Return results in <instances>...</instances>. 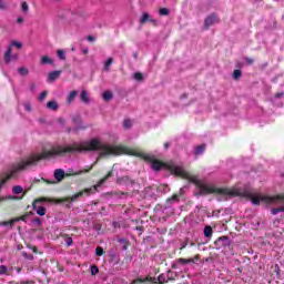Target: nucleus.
<instances>
[{
    "label": "nucleus",
    "mask_w": 284,
    "mask_h": 284,
    "mask_svg": "<svg viewBox=\"0 0 284 284\" xmlns=\"http://www.w3.org/2000/svg\"><path fill=\"white\" fill-rule=\"evenodd\" d=\"M169 170L175 176H182V179H187V181L194 183L196 185V194H222L223 196H239L241 194L236 190L216 189L214 185L200 180L199 176L187 173L183 166L171 164Z\"/></svg>",
    "instance_id": "nucleus-1"
},
{
    "label": "nucleus",
    "mask_w": 284,
    "mask_h": 284,
    "mask_svg": "<svg viewBox=\"0 0 284 284\" xmlns=\"http://www.w3.org/2000/svg\"><path fill=\"white\" fill-rule=\"evenodd\" d=\"M250 196L253 205H261V203H265L266 205H282L281 207L272 209L271 213L273 215L280 214V212H284V194L275 196L251 194Z\"/></svg>",
    "instance_id": "nucleus-2"
},
{
    "label": "nucleus",
    "mask_w": 284,
    "mask_h": 284,
    "mask_svg": "<svg viewBox=\"0 0 284 284\" xmlns=\"http://www.w3.org/2000/svg\"><path fill=\"white\" fill-rule=\"evenodd\" d=\"M110 176H112V172H109L103 179H101L98 184L93 185L92 187L85 189L84 191H80L79 193L74 194L71 197V201H78V199H81V196H83V194H87V196H90L91 194H94V192H97V190H99V187H101V185H103V183H105L108 181V179H110Z\"/></svg>",
    "instance_id": "nucleus-3"
},
{
    "label": "nucleus",
    "mask_w": 284,
    "mask_h": 284,
    "mask_svg": "<svg viewBox=\"0 0 284 284\" xmlns=\"http://www.w3.org/2000/svg\"><path fill=\"white\" fill-rule=\"evenodd\" d=\"M45 201L47 200L42 197L34 200V202L32 203V207L39 216H45V209L41 205V203H45Z\"/></svg>",
    "instance_id": "nucleus-4"
},
{
    "label": "nucleus",
    "mask_w": 284,
    "mask_h": 284,
    "mask_svg": "<svg viewBox=\"0 0 284 284\" xmlns=\"http://www.w3.org/2000/svg\"><path fill=\"white\" fill-rule=\"evenodd\" d=\"M219 22V18H216V14L212 13L204 20L205 28H210L211 26H214V23Z\"/></svg>",
    "instance_id": "nucleus-5"
},
{
    "label": "nucleus",
    "mask_w": 284,
    "mask_h": 284,
    "mask_svg": "<svg viewBox=\"0 0 284 284\" xmlns=\"http://www.w3.org/2000/svg\"><path fill=\"white\" fill-rule=\"evenodd\" d=\"M4 61L10 63V61H17V55H12V47H9L4 52Z\"/></svg>",
    "instance_id": "nucleus-6"
},
{
    "label": "nucleus",
    "mask_w": 284,
    "mask_h": 284,
    "mask_svg": "<svg viewBox=\"0 0 284 284\" xmlns=\"http://www.w3.org/2000/svg\"><path fill=\"white\" fill-rule=\"evenodd\" d=\"M215 245H220L221 247H230V237H219L217 241L215 242Z\"/></svg>",
    "instance_id": "nucleus-7"
},
{
    "label": "nucleus",
    "mask_w": 284,
    "mask_h": 284,
    "mask_svg": "<svg viewBox=\"0 0 284 284\" xmlns=\"http://www.w3.org/2000/svg\"><path fill=\"white\" fill-rule=\"evenodd\" d=\"M53 176L58 181H63V179H65V171H63V169H57Z\"/></svg>",
    "instance_id": "nucleus-8"
},
{
    "label": "nucleus",
    "mask_w": 284,
    "mask_h": 284,
    "mask_svg": "<svg viewBox=\"0 0 284 284\" xmlns=\"http://www.w3.org/2000/svg\"><path fill=\"white\" fill-rule=\"evenodd\" d=\"M12 275V267H8L6 265H0V276H11Z\"/></svg>",
    "instance_id": "nucleus-9"
},
{
    "label": "nucleus",
    "mask_w": 284,
    "mask_h": 284,
    "mask_svg": "<svg viewBox=\"0 0 284 284\" xmlns=\"http://www.w3.org/2000/svg\"><path fill=\"white\" fill-rule=\"evenodd\" d=\"M61 77V71H52L48 75V81H57Z\"/></svg>",
    "instance_id": "nucleus-10"
},
{
    "label": "nucleus",
    "mask_w": 284,
    "mask_h": 284,
    "mask_svg": "<svg viewBox=\"0 0 284 284\" xmlns=\"http://www.w3.org/2000/svg\"><path fill=\"white\" fill-rule=\"evenodd\" d=\"M80 100L83 101L87 105L90 103V95L88 94V91L82 90L80 93Z\"/></svg>",
    "instance_id": "nucleus-11"
},
{
    "label": "nucleus",
    "mask_w": 284,
    "mask_h": 284,
    "mask_svg": "<svg viewBox=\"0 0 284 284\" xmlns=\"http://www.w3.org/2000/svg\"><path fill=\"white\" fill-rule=\"evenodd\" d=\"M77 97H79V92L78 91H71L67 98V103H72V101H74V99H77Z\"/></svg>",
    "instance_id": "nucleus-12"
},
{
    "label": "nucleus",
    "mask_w": 284,
    "mask_h": 284,
    "mask_svg": "<svg viewBox=\"0 0 284 284\" xmlns=\"http://www.w3.org/2000/svg\"><path fill=\"white\" fill-rule=\"evenodd\" d=\"M158 281H159L160 284H165L169 281H173V278L165 276V274H160L159 277H158Z\"/></svg>",
    "instance_id": "nucleus-13"
},
{
    "label": "nucleus",
    "mask_w": 284,
    "mask_h": 284,
    "mask_svg": "<svg viewBox=\"0 0 284 284\" xmlns=\"http://www.w3.org/2000/svg\"><path fill=\"white\" fill-rule=\"evenodd\" d=\"M47 108H48L49 110L57 111V110H59V104L57 103V101H49V102L47 103Z\"/></svg>",
    "instance_id": "nucleus-14"
},
{
    "label": "nucleus",
    "mask_w": 284,
    "mask_h": 284,
    "mask_svg": "<svg viewBox=\"0 0 284 284\" xmlns=\"http://www.w3.org/2000/svg\"><path fill=\"white\" fill-rule=\"evenodd\" d=\"M205 152V144L199 145L195 148L194 154L195 156H199Z\"/></svg>",
    "instance_id": "nucleus-15"
},
{
    "label": "nucleus",
    "mask_w": 284,
    "mask_h": 284,
    "mask_svg": "<svg viewBox=\"0 0 284 284\" xmlns=\"http://www.w3.org/2000/svg\"><path fill=\"white\" fill-rule=\"evenodd\" d=\"M151 166L153 170H155V172H159V170H161V168H163V163H161L160 161H153L151 163Z\"/></svg>",
    "instance_id": "nucleus-16"
},
{
    "label": "nucleus",
    "mask_w": 284,
    "mask_h": 284,
    "mask_svg": "<svg viewBox=\"0 0 284 284\" xmlns=\"http://www.w3.org/2000/svg\"><path fill=\"white\" fill-rule=\"evenodd\" d=\"M52 63H53V61H52V59H50V57L43 55V57L41 58V64H42V65L52 64Z\"/></svg>",
    "instance_id": "nucleus-17"
},
{
    "label": "nucleus",
    "mask_w": 284,
    "mask_h": 284,
    "mask_svg": "<svg viewBox=\"0 0 284 284\" xmlns=\"http://www.w3.org/2000/svg\"><path fill=\"white\" fill-rule=\"evenodd\" d=\"M21 12L23 14H28V12H30V7L28 6V2H22L21 3Z\"/></svg>",
    "instance_id": "nucleus-18"
},
{
    "label": "nucleus",
    "mask_w": 284,
    "mask_h": 284,
    "mask_svg": "<svg viewBox=\"0 0 284 284\" xmlns=\"http://www.w3.org/2000/svg\"><path fill=\"white\" fill-rule=\"evenodd\" d=\"M212 233H213L212 226H205V227H204V236H205L206 239H211Z\"/></svg>",
    "instance_id": "nucleus-19"
},
{
    "label": "nucleus",
    "mask_w": 284,
    "mask_h": 284,
    "mask_svg": "<svg viewBox=\"0 0 284 284\" xmlns=\"http://www.w3.org/2000/svg\"><path fill=\"white\" fill-rule=\"evenodd\" d=\"M112 97H113L112 91H105L102 94V98L104 99V101H111Z\"/></svg>",
    "instance_id": "nucleus-20"
},
{
    "label": "nucleus",
    "mask_w": 284,
    "mask_h": 284,
    "mask_svg": "<svg viewBox=\"0 0 284 284\" xmlns=\"http://www.w3.org/2000/svg\"><path fill=\"white\" fill-rule=\"evenodd\" d=\"M123 128H124V130H130V128H132V120H130V119L124 120Z\"/></svg>",
    "instance_id": "nucleus-21"
},
{
    "label": "nucleus",
    "mask_w": 284,
    "mask_h": 284,
    "mask_svg": "<svg viewBox=\"0 0 284 284\" xmlns=\"http://www.w3.org/2000/svg\"><path fill=\"white\" fill-rule=\"evenodd\" d=\"M21 192H23V187L21 185H16L12 187L13 194H21Z\"/></svg>",
    "instance_id": "nucleus-22"
},
{
    "label": "nucleus",
    "mask_w": 284,
    "mask_h": 284,
    "mask_svg": "<svg viewBox=\"0 0 284 284\" xmlns=\"http://www.w3.org/2000/svg\"><path fill=\"white\" fill-rule=\"evenodd\" d=\"M149 19H150V14L149 13H143L141 19H140V23L143 26V23L149 21Z\"/></svg>",
    "instance_id": "nucleus-23"
},
{
    "label": "nucleus",
    "mask_w": 284,
    "mask_h": 284,
    "mask_svg": "<svg viewBox=\"0 0 284 284\" xmlns=\"http://www.w3.org/2000/svg\"><path fill=\"white\" fill-rule=\"evenodd\" d=\"M57 54H58V58H59L61 61H65V51H63V50H58V51H57Z\"/></svg>",
    "instance_id": "nucleus-24"
},
{
    "label": "nucleus",
    "mask_w": 284,
    "mask_h": 284,
    "mask_svg": "<svg viewBox=\"0 0 284 284\" xmlns=\"http://www.w3.org/2000/svg\"><path fill=\"white\" fill-rule=\"evenodd\" d=\"M114 62V59L109 58L104 63V70H110L111 64Z\"/></svg>",
    "instance_id": "nucleus-25"
},
{
    "label": "nucleus",
    "mask_w": 284,
    "mask_h": 284,
    "mask_svg": "<svg viewBox=\"0 0 284 284\" xmlns=\"http://www.w3.org/2000/svg\"><path fill=\"white\" fill-rule=\"evenodd\" d=\"M194 261L192 260H185V258H178L176 263H179L180 265H185L186 263H193Z\"/></svg>",
    "instance_id": "nucleus-26"
},
{
    "label": "nucleus",
    "mask_w": 284,
    "mask_h": 284,
    "mask_svg": "<svg viewBox=\"0 0 284 284\" xmlns=\"http://www.w3.org/2000/svg\"><path fill=\"white\" fill-rule=\"evenodd\" d=\"M18 72H19V74H21V77H26V75H28V73H29V71H28V69L27 68H19L18 69Z\"/></svg>",
    "instance_id": "nucleus-27"
},
{
    "label": "nucleus",
    "mask_w": 284,
    "mask_h": 284,
    "mask_svg": "<svg viewBox=\"0 0 284 284\" xmlns=\"http://www.w3.org/2000/svg\"><path fill=\"white\" fill-rule=\"evenodd\" d=\"M160 14L161 17H168V14H170V10L168 8H162L160 9Z\"/></svg>",
    "instance_id": "nucleus-28"
},
{
    "label": "nucleus",
    "mask_w": 284,
    "mask_h": 284,
    "mask_svg": "<svg viewBox=\"0 0 284 284\" xmlns=\"http://www.w3.org/2000/svg\"><path fill=\"white\" fill-rule=\"evenodd\" d=\"M242 74L241 70L236 69L233 72V79H241Z\"/></svg>",
    "instance_id": "nucleus-29"
},
{
    "label": "nucleus",
    "mask_w": 284,
    "mask_h": 284,
    "mask_svg": "<svg viewBox=\"0 0 284 284\" xmlns=\"http://www.w3.org/2000/svg\"><path fill=\"white\" fill-rule=\"evenodd\" d=\"M135 81H143V74L141 72H136L133 74Z\"/></svg>",
    "instance_id": "nucleus-30"
},
{
    "label": "nucleus",
    "mask_w": 284,
    "mask_h": 284,
    "mask_svg": "<svg viewBox=\"0 0 284 284\" xmlns=\"http://www.w3.org/2000/svg\"><path fill=\"white\" fill-rule=\"evenodd\" d=\"M95 254H97V256H103V247L98 246V247L95 248Z\"/></svg>",
    "instance_id": "nucleus-31"
},
{
    "label": "nucleus",
    "mask_w": 284,
    "mask_h": 284,
    "mask_svg": "<svg viewBox=\"0 0 284 284\" xmlns=\"http://www.w3.org/2000/svg\"><path fill=\"white\" fill-rule=\"evenodd\" d=\"M119 243L124 244L122 250H128V241L125 239H119Z\"/></svg>",
    "instance_id": "nucleus-32"
},
{
    "label": "nucleus",
    "mask_w": 284,
    "mask_h": 284,
    "mask_svg": "<svg viewBox=\"0 0 284 284\" xmlns=\"http://www.w3.org/2000/svg\"><path fill=\"white\" fill-rule=\"evenodd\" d=\"M91 274L92 276H95V274H99V267H97L95 265L91 266Z\"/></svg>",
    "instance_id": "nucleus-33"
},
{
    "label": "nucleus",
    "mask_w": 284,
    "mask_h": 284,
    "mask_svg": "<svg viewBox=\"0 0 284 284\" xmlns=\"http://www.w3.org/2000/svg\"><path fill=\"white\" fill-rule=\"evenodd\" d=\"M0 10H8V4L3 0H0Z\"/></svg>",
    "instance_id": "nucleus-34"
},
{
    "label": "nucleus",
    "mask_w": 284,
    "mask_h": 284,
    "mask_svg": "<svg viewBox=\"0 0 284 284\" xmlns=\"http://www.w3.org/2000/svg\"><path fill=\"white\" fill-rule=\"evenodd\" d=\"M24 258H27L28 261H32L34 258V255L33 254H28L26 252L22 253Z\"/></svg>",
    "instance_id": "nucleus-35"
},
{
    "label": "nucleus",
    "mask_w": 284,
    "mask_h": 284,
    "mask_svg": "<svg viewBox=\"0 0 284 284\" xmlns=\"http://www.w3.org/2000/svg\"><path fill=\"white\" fill-rule=\"evenodd\" d=\"M11 45H13L14 48H18V49L23 48V44L21 42H17V41L11 42Z\"/></svg>",
    "instance_id": "nucleus-36"
},
{
    "label": "nucleus",
    "mask_w": 284,
    "mask_h": 284,
    "mask_svg": "<svg viewBox=\"0 0 284 284\" xmlns=\"http://www.w3.org/2000/svg\"><path fill=\"white\" fill-rule=\"evenodd\" d=\"M92 168H94V165H91L88 170H80V171L75 172L74 174H77V175L84 174V172H90V170H92Z\"/></svg>",
    "instance_id": "nucleus-37"
},
{
    "label": "nucleus",
    "mask_w": 284,
    "mask_h": 284,
    "mask_svg": "<svg viewBox=\"0 0 284 284\" xmlns=\"http://www.w3.org/2000/svg\"><path fill=\"white\" fill-rule=\"evenodd\" d=\"M45 97H48V91H43L40 97H39V101H43L45 99Z\"/></svg>",
    "instance_id": "nucleus-38"
},
{
    "label": "nucleus",
    "mask_w": 284,
    "mask_h": 284,
    "mask_svg": "<svg viewBox=\"0 0 284 284\" xmlns=\"http://www.w3.org/2000/svg\"><path fill=\"white\" fill-rule=\"evenodd\" d=\"M24 110H26L27 112H31V111H32V106L30 105V103H26V104H24Z\"/></svg>",
    "instance_id": "nucleus-39"
},
{
    "label": "nucleus",
    "mask_w": 284,
    "mask_h": 284,
    "mask_svg": "<svg viewBox=\"0 0 284 284\" xmlns=\"http://www.w3.org/2000/svg\"><path fill=\"white\" fill-rule=\"evenodd\" d=\"M65 243L70 247V245H72V243H73L72 237H67Z\"/></svg>",
    "instance_id": "nucleus-40"
},
{
    "label": "nucleus",
    "mask_w": 284,
    "mask_h": 284,
    "mask_svg": "<svg viewBox=\"0 0 284 284\" xmlns=\"http://www.w3.org/2000/svg\"><path fill=\"white\" fill-rule=\"evenodd\" d=\"M17 23H18L19 26H21V23H23V17H18V18H17Z\"/></svg>",
    "instance_id": "nucleus-41"
},
{
    "label": "nucleus",
    "mask_w": 284,
    "mask_h": 284,
    "mask_svg": "<svg viewBox=\"0 0 284 284\" xmlns=\"http://www.w3.org/2000/svg\"><path fill=\"white\" fill-rule=\"evenodd\" d=\"M246 63H248V65H252V63H254V60L252 58H246Z\"/></svg>",
    "instance_id": "nucleus-42"
},
{
    "label": "nucleus",
    "mask_w": 284,
    "mask_h": 284,
    "mask_svg": "<svg viewBox=\"0 0 284 284\" xmlns=\"http://www.w3.org/2000/svg\"><path fill=\"white\" fill-rule=\"evenodd\" d=\"M36 88H37V85H36L34 83H31V84H30V90H31V92H34Z\"/></svg>",
    "instance_id": "nucleus-43"
},
{
    "label": "nucleus",
    "mask_w": 284,
    "mask_h": 284,
    "mask_svg": "<svg viewBox=\"0 0 284 284\" xmlns=\"http://www.w3.org/2000/svg\"><path fill=\"white\" fill-rule=\"evenodd\" d=\"M169 201H179V195H173Z\"/></svg>",
    "instance_id": "nucleus-44"
},
{
    "label": "nucleus",
    "mask_w": 284,
    "mask_h": 284,
    "mask_svg": "<svg viewBox=\"0 0 284 284\" xmlns=\"http://www.w3.org/2000/svg\"><path fill=\"white\" fill-rule=\"evenodd\" d=\"M88 41H90V42H94L95 41V39H94V37H92V36H88Z\"/></svg>",
    "instance_id": "nucleus-45"
},
{
    "label": "nucleus",
    "mask_w": 284,
    "mask_h": 284,
    "mask_svg": "<svg viewBox=\"0 0 284 284\" xmlns=\"http://www.w3.org/2000/svg\"><path fill=\"white\" fill-rule=\"evenodd\" d=\"M164 148H165V150H168V148H170V143H164Z\"/></svg>",
    "instance_id": "nucleus-46"
},
{
    "label": "nucleus",
    "mask_w": 284,
    "mask_h": 284,
    "mask_svg": "<svg viewBox=\"0 0 284 284\" xmlns=\"http://www.w3.org/2000/svg\"><path fill=\"white\" fill-rule=\"evenodd\" d=\"M88 49H83V54H88Z\"/></svg>",
    "instance_id": "nucleus-47"
},
{
    "label": "nucleus",
    "mask_w": 284,
    "mask_h": 284,
    "mask_svg": "<svg viewBox=\"0 0 284 284\" xmlns=\"http://www.w3.org/2000/svg\"><path fill=\"white\" fill-rule=\"evenodd\" d=\"M176 267H178L176 264H172L173 270H176Z\"/></svg>",
    "instance_id": "nucleus-48"
},
{
    "label": "nucleus",
    "mask_w": 284,
    "mask_h": 284,
    "mask_svg": "<svg viewBox=\"0 0 284 284\" xmlns=\"http://www.w3.org/2000/svg\"><path fill=\"white\" fill-rule=\"evenodd\" d=\"M276 97H283V93H277Z\"/></svg>",
    "instance_id": "nucleus-49"
},
{
    "label": "nucleus",
    "mask_w": 284,
    "mask_h": 284,
    "mask_svg": "<svg viewBox=\"0 0 284 284\" xmlns=\"http://www.w3.org/2000/svg\"><path fill=\"white\" fill-rule=\"evenodd\" d=\"M122 179H118V183H121Z\"/></svg>",
    "instance_id": "nucleus-50"
},
{
    "label": "nucleus",
    "mask_w": 284,
    "mask_h": 284,
    "mask_svg": "<svg viewBox=\"0 0 284 284\" xmlns=\"http://www.w3.org/2000/svg\"><path fill=\"white\" fill-rule=\"evenodd\" d=\"M37 221V223H41V220H36Z\"/></svg>",
    "instance_id": "nucleus-51"
}]
</instances>
